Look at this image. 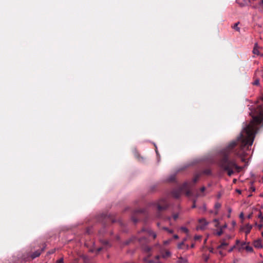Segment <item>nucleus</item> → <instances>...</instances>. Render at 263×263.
I'll return each instance as SVG.
<instances>
[{"label":"nucleus","mask_w":263,"mask_h":263,"mask_svg":"<svg viewBox=\"0 0 263 263\" xmlns=\"http://www.w3.org/2000/svg\"><path fill=\"white\" fill-rule=\"evenodd\" d=\"M43 251V249L42 250H37L36 251H35L34 253H33L30 257H31L32 259H34L36 257H39L40 254H41V252L42 251Z\"/></svg>","instance_id":"nucleus-8"},{"label":"nucleus","mask_w":263,"mask_h":263,"mask_svg":"<svg viewBox=\"0 0 263 263\" xmlns=\"http://www.w3.org/2000/svg\"><path fill=\"white\" fill-rule=\"evenodd\" d=\"M222 233H223L222 229V228H220V230L216 233V235H217L218 236H220Z\"/></svg>","instance_id":"nucleus-19"},{"label":"nucleus","mask_w":263,"mask_h":263,"mask_svg":"<svg viewBox=\"0 0 263 263\" xmlns=\"http://www.w3.org/2000/svg\"><path fill=\"white\" fill-rule=\"evenodd\" d=\"M171 252L167 250V251H165V252L164 253H162V257L163 258H167V257H168L171 256Z\"/></svg>","instance_id":"nucleus-12"},{"label":"nucleus","mask_w":263,"mask_h":263,"mask_svg":"<svg viewBox=\"0 0 263 263\" xmlns=\"http://www.w3.org/2000/svg\"><path fill=\"white\" fill-rule=\"evenodd\" d=\"M253 245L254 247L257 249H261L263 247L261 240L260 239L255 240L253 242Z\"/></svg>","instance_id":"nucleus-5"},{"label":"nucleus","mask_w":263,"mask_h":263,"mask_svg":"<svg viewBox=\"0 0 263 263\" xmlns=\"http://www.w3.org/2000/svg\"><path fill=\"white\" fill-rule=\"evenodd\" d=\"M145 249L147 252H149L151 250V249L148 247H146Z\"/></svg>","instance_id":"nucleus-32"},{"label":"nucleus","mask_w":263,"mask_h":263,"mask_svg":"<svg viewBox=\"0 0 263 263\" xmlns=\"http://www.w3.org/2000/svg\"><path fill=\"white\" fill-rule=\"evenodd\" d=\"M195 247V245L194 243L192 244V245L191 246V247L192 248H194Z\"/></svg>","instance_id":"nucleus-37"},{"label":"nucleus","mask_w":263,"mask_h":263,"mask_svg":"<svg viewBox=\"0 0 263 263\" xmlns=\"http://www.w3.org/2000/svg\"><path fill=\"white\" fill-rule=\"evenodd\" d=\"M183 246H185L184 241H182V242L178 243L177 247L179 249H183V247H182Z\"/></svg>","instance_id":"nucleus-18"},{"label":"nucleus","mask_w":263,"mask_h":263,"mask_svg":"<svg viewBox=\"0 0 263 263\" xmlns=\"http://www.w3.org/2000/svg\"><path fill=\"white\" fill-rule=\"evenodd\" d=\"M175 179V175H172L170 177V178L168 179L169 181H172Z\"/></svg>","instance_id":"nucleus-24"},{"label":"nucleus","mask_w":263,"mask_h":263,"mask_svg":"<svg viewBox=\"0 0 263 263\" xmlns=\"http://www.w3.org/2000/svg\"><path fill=\"white\" fill-rule=\"evenodd\" d=\"M173 194L175 198H177L180 196V191H179L178 192L174 191V192H173Z\"/></svg>","instance_id":"nucleus-17"},{"label":"nucleus","mask_w":263,"mask_h":263,"mask_svg":"<svg viewBox=\"0 0 263 263\" xmlns=\"http://www.w3.org/2000/svg\"><path fill=\"white\" fill-rule=\"evenodd\" d=\"M215 208L216 209V211L215 212H212V211H211L210 212L211 213H214L215 215H217L218 213V209L220 208L221 207V204L219 202H217L215 203Z\"/></svg>","instance_id":"nucleus-9"},{"label":"nucleus","mask_w":263,"mask_h":263,"mask_svg":"<svg viewBox=\"0 0 263 263\" xmlns=\"http://www.w3.org/2000/svg\"><path fill=\"white\" fill-rule=\"evenodd\" d=\"M227 237H228V239H230L231 238V236H228Z\"/></svg>","instance_id":"nucleus-41"},{"label":"nucleus","mask_w":263,"mask_h":263,"mask_svg":"<svg viewBox=\"0 0 263 263\" xmlns=\"http://www.w3.org/2000/svg\"><path fill=\"white\" fill-rule=\"evenodd\" d=\"M177 262L178 263H187V259L186 258L179 257L178 259Z\"/></svg>","instance_id":"nucleus-13"},{"label":"nucleus","mask_w":263,"mask_h":263,"mask_svg":"<svg viewBox=\"0 0 263 263\" xmlns=\"http://www.w3.org/2000/svg\"><path fill=\"white\" fill-rule=\"evenodd\" d=\"M173 237H174V238H175V239H178V238H179V237H178V236L177 235H174L173 236Z\"/></svg>","instance_id":"nucleus-36"},{"label":"nucleus","mask_w":263,"mask_h":263,"mask_svg":"<svg viewBox=\"0 0 263 263\" xmlns=\"http://www.w3.org/2000/svg\"><path fill=\"white\" fill-rule=\"evenodd\" d=\"M198 177H199L197 176H196V177L193 179V182H194V183H195V182L198 180Z\"/></svg>","instance_id":"nucleus-29"},{"label":"nucleus","mask_w":263,"mask_h":263,"mask_svg":"<svg viewBox=\"0 0 263 263\" xmlns=\"http://www.w3.org/2000/svg\"><path fill=\"white\" fill-rule=\"evenodd\" d=\"M249 243V242H241L239 240L237 239L236 240V249L239 252H241L243 249H245V245Z\"/></svg>","instance_id":"nucleus-3"},{"label":"nucleus","mask_w":263,"mask_h":263,"mask_svg":"<svg viewBox=\"0 0 263 263\" xmlns=\"http://www.w3.org/2000/svg\"><path fill=\"white\" fill-rule=\"evenodd\" d=\"M240 216H241V217H242V216H243V214H242V213H241V215H240Z\"/></svg>","instance_id":"nucleus-44"},{"label":"nucleus","mask_w":263,"mask_h":263,"mask_svg":"<svg viewBox=\"0 0 263 263\" xmlns=\"http://www.w3.org/2000/svg\"><path fill=\"white\" fill-rule=\"evenodd\" d=\"M160 258L159 255H156L153 259H150L148 257H146L144 259V261L146 263H161L159 260Z\"/></svg>","instance_id":"nucleus-4"},{"label":"nucleus","mask_w":263,"mask_h":263,"mask_svg":"<svg viewBox=\"0 0 263 263\" xmlns=\"http://www.w3.org/2000/svg\"><path fill=\"white\" fill-rule=\"evenodd\" d=\"M134 222H136L137 221L136 220H134Z\"/></svg>","instance_id":"nucleus-48"},{"label":"nucleus","mask_w":263,"mask_h":263,"mask_svg":"<svg viewBox=\"0 0 263 263\" xmlns=\"http://www.w3.org/2000/svg\"><path fill=\"white\" fill-rule=\"evenodd\" d=\"M261 3V4H262V5H263V0H262V1H261V3Z\"/></svg>","instance_id":"nucleus-42"},{"label":"nucleus","mask_w":263,"mask_h":263,"mask_svg":"<svg viewBox=\"0 0 263 263\" xmlns=\"http://www.w3.org/2000/svg\"><path fill=\"white\" fill-rule=\"evenodd\" d=\"M198 222L199 226L197 227V229L204 230L209 223L204 218L199 219Z\"/></svg>","instance_id":"nucleus-2"},{"label":"nucleus","mask_w":263,"mask_h":263,"mask_svg":"<svg viewBox=\"0 0 263 263\" xmlns=\"http://www.w3.org/2000/svg\"><path fill=\"white\" fill-rule=\"evenodd\" d=\"M229 212L230 213L231 212V209H230L229 210Z\"/></svg>","instance_id":"nucleus-43"},{"label":"nucleus","mask_w":263,"mask_h":263,"mask_svg":"<svg viewBox=\"0 0 263 263\" xmlns=\"http://www.w3.org/2000/svg\"><path fill=\"white\" fill-rule=\"evenodd\" d=\"M107 243H108V242H106V241L104 242V243H105V244H107Z\"/></svg>","instance_id":"nucleus-46"},{"label":"nucleus","mask_w":263,"mask_h":263,"mask_svg":"<svg viewBox=\"0 0 263 263\" xmlns=\"http://www.w3.org/2000/svg\"><path fill=\"white\" fill-rule=\"evenodd\" d=\"M219 254H220L221 256H225V255H226V254H225L224 253H223L222 252V251H219Z\"/></svg>","instance_id":"nucleus-30"},{"label":"nucleus","mask_w":263,"mask_h":263,"mask_svg":"<svg viewBox=\"0 0 263 263\" xmlns=\"http://www.w3.org/2000/svg\"><path fill=\"white\" fill-rule=\"evenodd\" d=\"M253 52L254 54H259V51L257 49V44H255V47L253 49Z\"/></svg>","instance_id":"nucleus-16"},{"label":"nucleus","mask_w":263,"mask_h":263,"mask_svg":"<svg viewBox=\"0 0 263 263\" xmlns=\"http://www.w3.org/2000/svg\"><path fill=\"white\" fill-rule=\"evenodd\" d=\"M142 231L145 234V235H148L149 236H152L154 239H155L157 236L156 234L151 230H143Z\"/></svg>","instance_id":"nucleus-6"},{"label":"nucleus","mask_w":263,"mask_h":263,"mask_svg":"<svg viewBox=\"0 0 263 263\" xmlns=\"http://www.w3.org/2000/svg\"><path fill=\"white\" fill-rule=\"evenodd\" d=\"M64 261V259L63 258H61L60 259H59V260H58L56 262V263H63Z\"/></svg>","instance_id":"nucleus-25"},{"label":"nucleus","mask_w":263,"mask_h":263,"mask_svg":"<svg viewBox=\"0 0 263 263\" xmlns=\"http://www.w3.org/2000/svg\"><path fill=\"white\" fill-rule=\"evenodd\" d=\"M171 241V239L164 241V244L165 245H168V244H169L170 243Z\"/></svg>","instance_id":"nucleus-28"},{"label":"nucleus","mask_w":263,"mask_h":263,"mask_svg":"<svg viewBox=\"0 0 263 263\" xmlns=\"http://www.w3.org/2000/svg\"><path fill=\"white\" fill-rule=\"evenodd\" d=\"M234 249H236V245L233 246V247H232L229 250H228V252H231L233 251V250Z\"/></svg>","instance_id":"nucleus-22"},{"label":"nucleus","mask_w":263,"mask_h":263,"mask_svg":"<svg viewBox=\"0 0 263 263\" xmlns=\"http://www.w3.org/2000/svg\"><path fill=\"white\" fill-rule=\"evenodd\" d=\"M245 249L248 252H253V249L252 247L250 246L249 244H247L245 245Z\"/></svg>","instance_id":"nucleus-10"},{"label":"nucleus","mask_w":263,"mask_h":263,"mask_svg":"<svg viewBox=\"0 0 263 263\" xmlns=\"http://www.w3.org/2000/svg\"><path fill=\"white\" fill-rule=\"evenodd\" d=\"M201 238V236L200 235H196L194 237V239L195 240H199Z\"/></svg>","instance_id":"nucleus-23"},{"label":"nucleus","mask_w":263,"mask_h":263,"mask_svg":"<svg viewBox=\"0 0 263 263\" xmlns=\"http://www.w3.org/2000/svg\"><path fill=\"white\" fill-rule=\"evenodd\" d=\"M252 229V226L250 224H247L243 228V230L246 234L247 235L250 233L251 229Z\"/></svg>","instance_id":"nucleus-7"},{"label":"nucleus","mask_w":263,"mask_h":263,"mask_svg":"<svg viewBox=\"0 0 263 263\" xmlns=\"http://www.w3.org/2000/svg\"><path fill=\"white\" fill-rule=\"evenodd\" d=\"M226 228H227V224L226 223H225L223 226L220 227V228H222V229H225Z\"/></svg>","instance_id":"nucleus-34"},{"label":"nucleus","mask_w":263,"mask_h":263,"mask_svg":"<svg viewBox=\"0 0 263 263\" xmlns=\"http://www.w3.org/2000/svg\"><path fill=\"white\" fill-rule=\"evenodd\" d=\"M180 229L184 233H186L187 234H189V230H188V229L187 228H186L185 227H182Z\"/></svg>","instance_id":"nucleus-15"},{"label":"nucleus","mask_w":263,"mask_h":263,"mask_svg":"<svg viewBox=\"0 0 263 263\" xmlns=\"http://www.w3.org/2000/svg\"><path fill=\"white\" fill-rule=\"evenodd\" d=\"M238 193H240V191H238Z\"/></svg>","instance_id":"nucleus-47"},{"label":"nucleus","mask_w":263,"mask_h":263,"mask_svg":"<svg viewBox=\"0 0 263 263\" xmlns=\"http://www.w3.org/2000/svg\"><path fill=\"white\" fill-rule=\"evenodd\" d=\"M257 227L259 228V229H261L262 225L261 224H259L257 225Z\"/></svg>","instance_id":"nucleus-35"},{"label":"nucleus","mask_w":263,"mask_h":263,"mask_svg":"<svg viewBox=\"0 0 263 263\" xmlns=\"http://www.w3.org/2000/svg\"><path fill=\"white\" fill-rule=\"evenodd\" d=\"M158 209L159 210H163V209H164V208H163V207H162L161 206H160V205H158Z\"/></svg>","instance_id":"nucleus-31"},{"label":"nucleus","mask_w":263,"mask_h":263,"mask_svg":"<svg viewBox=\"0 0 263 263\" xmlns=\"http://www.w3.org/2000/svg\"><path fill=\"white\" fill-rule=\"evenodd\" d=\"M205 190V187L204 186H203L200 188V191L202 192H203Z\"/></svg>","instance_id":"nucleus-33"},{"label":"nucleus","mask_w":263,"mask_h":263,"mask_svg":"<svg viewBox=\"0 0 263 263\" xmlns=\"http://www.w3.org/2000/svg\"><path fill=\"white\" fill-rule=\"evenodd\" d=\"M232 224L234 226L236 224V222L235 221L232 222Z\"/></svg>","instance_id":"nucleus-38"},{"label":"nucleus","mask_w":263,"mask_h":263,"mask_svg":"<svg viewBox=\"0 0 263 263\" xmlns=\"http://www.w3.org/2000/svg\"><path fill=\"white\" fill-rule=\"evenodd\" d=\"M185 240H186V239H183V241H184V242Z\"/></svg>","instance_id":"nucleus-45"},{"label":"nucleus","mask_w":263,"mask_h":263,"mask_svg":"<svg viewBox=\"0 0 263 263\" xmlns=\"http://www.w3.org/2000/svg\"><path fill=\"white\" fill-rule=\"evenodd\" d=\"M228 245H229V243L228 242H226L225 240H224L221 243V244L219 246H218L217 249H223L224 248V247L227 246Z\"/></svg>","instance_id":"nucleus-11"},{"label":"nucleus","mask_w":263,"mask_h":263,"mask_svg":"<svg viewBox=\"0 0 263 263\" xmlns=\"http://www.w3.org/2000/svg\"><path fill=\"white\" fill-rule=\"evenodd\" d=\"M184 246L185 247L186 249H189V246L188 245H185Z\"/></svg>","instance_id":"nucleus-39"},{"label":"nucleus","mask_w":263,"mask_h":263,"mask_svg":"<svg viewBox=\"0 0 263 263\" xmlns=\"http://www.w3.org/2000/svg\"><path fill=\"white\" fill-rule=\"evenodd\" d=\"M210 251L212 252H213V249L212 248V249H210Z\"/></svg>","instance_id":"nucleus-40"},{"label":"nucleus","mask_w":263,"mask_h":263,"mask_svg":"<svg viewBox=\"0 0 263 263\" xmlns=\"http://www.w3.org/2000/svg\"><path fill=\"white\" fill-rule=\"evenodd\" d=\"M239 23V22H237V23H235V24L234 25V26H232V28H233L234 30H236V31H238V32H239V31H240V28L238 27V25Z\"/></svg>","instance_id":"nucleus-14"},{"label":"nucleus","mask_w":263,"mask_h":263,"mask_svg":"<svg viewBox=\"0 0 263 263\" xmlns=\"http://www.w3.org/2000/svg\"><path fill=\"white\" fill-rule=\"evenodd\" d=\"M178 218V214H175L173 215V218L174 220H176Z\"/></svg>","instance_id":"nucleus-27"},{"label":"nucleus","mask_w":263,"mask_h":263,"mask_svg":"<svg viewBox=\"0 0 263 263\" xmlns=\"http://www.w3.org/2000/svg\"><path fill=\"white\" fill-rule=\"evenodd\" d=\"M258 103L257 108L250 113L252 120L243 127L237 141L230 142L223 152V157L218 164L222 169L227 171L229 176L233 174V168H235L238 173L243 168L237 165L235 160H230L229 158L234 154L241 158L242 161H245V158L248 154L246 151H249L253 144L258 126L263 124V96L259 99Z\"/></svg>","instance_id":"nucleus-1"},{"label":"nucleus","mask_w":263,"mask_h":263,"mask_svg":"<svg viewBox=\"0 0 263 263\" xmlns=\"http://www.w3.org/2000/svg\"><path fill=\"white\" fill-rule=\"evenodd\" d=\"M163 229L165 230L170 233H172L173 232V231L172 230H169L168 229H167L166 228H163Z\"/></svg>","instance_id":"nucleus-26"},{"label":"nucleus","mask_w":263,"mask_h":263,"mask_svg":"<svg viewBox=\"0 0 263 263\" xmlns=\"http://www.w3.org/2000/svg\"><path fill=\"white\" fill-rule=\"evenodd\" d=\"M253 85H258L259 84V79H256L254 81V82L253 83Z\"/></svg>","instance_id":"nucleus-21"},{"label":"nucleus","mask_w":263,"mask_h":263,"mask_svg":"<svg viewBox=\"0 0 263 263\" xmlns=\"http://www.w3.org/2000/svg\"><path fill=\"white\" fill-rule=\"evenodd\" d=\"M213 221H214V222H216V224H215V226L216 227H217V228H218V227H219V220H218V219H214L213 220Z\"/></svg>","instance_id":"nucleus-20"},{"label":"nucleus","mask_w":263,"mask_h":263,"mask_svg":"<svg viewBox=\"0 0 263 263\" xmlns=\"http://www.w3.org/2000/svg\"><path fill=\"white\" fill-rule=\"evenodd\" d=\"M262 235H263V232L262 233Z\"/></svg>","instance_id":"nucleus-49"}]
</instances>
